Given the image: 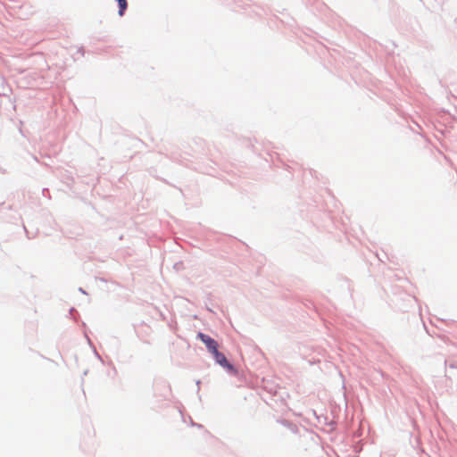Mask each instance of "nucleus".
I'll return each instance as SVG.
<instances>
[{
	"instance_id": "obj_2",
	"label": "nucleus",
	"mask_w": 457,
	"mask_h": 457,
	"mask_svg": "<svg viewBox=\"0 0 457 457\" xmlns=\"http://www.w3.org/2000/svg\"><path fill=\"white\" fill-rule=\"evenodd\" d=\"M197 337L206 345L208 350L217 345V342L214 339L202 332L198 333Z\"/></svg>"
},
{
	"instance_id": "obj_1",
	"label": "nucleus",
	"mask_w": 457,
	"mask_h": 457,
	"mask_svg": "<svg viewBox=\"0 0 457 457\" xmlns=\"http://www.w3.org/2000/svg\"><path fill=\"white\" fill-rule=\"evenodd\" d=\"M213 357L217 363H219L223 368L227 369L228 371H231V372L236 371L234 366L228 361L225 355L223 353H221L220 352L216 353Z\"/></svg>"
},
{
	"instance_id": "obj_3",
	"label": "nucleus",
	"mask_w": 457,
	"mask_h": 457,
	"mask_svg": "<svg viewBox=\"0 0 457 457\" xmlns=\"http://www.w3.org/2000/svg\"><path fill=\"white\" fill-rule=\"evenodd\" d=\"M119 4V15L122 16L127 9L128 4L126 0H116Z\"/></svg>"
},
{
	"instance_id": "obj_4",
	"label": "nucleus",
	"mask_w": 457,
	"mask_h": 457,
	"mask_svg": "<svg viewBox=\"0 0 457 457\" xmlns=\"http://www.w3.org/2000/svg\"><path fill=\"white\" fill-rule=\"evenodd\" d=\"M218 345H214L213 347H212L211 349H209V352L214 356L216 353H219V350H218Z\"/></svg>"
}]
</instances>
